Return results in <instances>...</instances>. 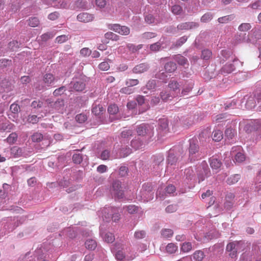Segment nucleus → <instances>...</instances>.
<instances>
[{"label": "nucleus", "mask_w": 261, "mask_h": 261, "mask_svg": "<svg viewBox=\"0 0 261 261\" xmlns=\"http://www.w3.org/2000/svg\"><path fill=\"white\" fill-rule=\"evenodd\" d=\"M173 231L170 229H164L161 231V234L165 238H170L172 236Z\"/></svg>", "instance_id": "57"}, {"label": "nucleus", "mask_w": 261, "mask_h": 261, "mask_svg": "<svg viewBox=\"0 0 261 261\" xmlns=\"http://www.w3.org/2000/svg\"><path fill=\"white\" fill-rule=\"evenodd\" d=\"M28 24L31 27H36L39 24V20L37 17H32L28 20Z\"/></svg>", "instance_id": "62"}, {"label": "nucleus", "mask_w": 261, "mask_h": 261, "mask_svg": "<svg viewBox=\"0 0 261 261\" xmlns=\"http://www.w3.org/2000/svg\"><path fill=\"white\" fill-rule=\"evenodd\" d=\"M188 37L184 36L179 38L175 42L172 44L171 48H173L175 47H178L184 44L187 40Z\"/></svg>", "instance_id": "37"}, {"label": "nucleus", "mask_w": 261, "mask_h": 261, "mask_svg": "<svg viewBox=\"0 0 261 261\" xmlns=\"http://www.w3.org/2000/svg\"><path fill=\"white\" fill-rule=\"evenodd\" d=\"M184 177L188 180H191L195 177V172L192 168L189 167L184 171Z\"/></svg>", "instance_id": "31"}, {"label": "nucleus", "mask_w": 261, "mask_h": 261, "mask_svg": "<svg viewBox=\"0 0 261 261\" xmlns=\"http://www.w3.org/2000/svg\"><path fill=\"white\" fill-rule=\"evenodd\" d=\"M109 29L121 35H128L130 33L129 28L124 25H120L119 24H111Z\"/></svg>", "instance_id": "14"}, {"label": "nucleus", "mask_w": 261, "mask_h": 261, "mask_svg": "<svg viewBox=\"0 0 261 261\" xmlns=\"http://www.w3.org/2000/svg\"><path fill=\"white\" fill-rule=\"evenodd\" d=\"M137 197L140 200H143L144 202L153 199L154 191L152 184L150 183L144 184L140 192L137 195Z\"/></svg>", "instance_id": "2"}, {"label": "nucleus", "mask_w": 261, "mask_h": 261, "mask_svg": "<svg viewBox=\"0 0 261 261\" xmlns=\"http://www.w3.org/2000/svg\"><path fill=\"white\" fill-rule=\"evenodd\" d=\"M118 107L115 104L110 105L108 108V112L110 115L116 114L118 112Z\"/></svg>", "instance_id": "54"}, {"label": "nucleus", "mask_w": 261, "mask_h": 261, "mask_svg": "<svg viewBox=\"0 0 261 261\" xmlns=\"http://www.w3.org/2000/svg\"><path fill=\"white\" fill-rule=\"evenodd\" d=\"M18 135L16 133H12L7 137L6 140L9 144L14 143L17 139Z\"/></svg>", "instance_id": "53"}, {"label": "nucleus", "mask_w": 261, "mask_h": 261, "mask_svg": "<svg viewBox=\"0 0 261 261\" xmlns=\"http://www.w3.org/2000/svg\"><path fill=\"white\" fill-rule=\"evenodd\" d=\"M180 156L179 153L175 151L174 149H170L168 152V155L167 159L168 166L167 167V170L169 169V165H176V163L179 161Z\"/></svg>", "instance_id": "11"}, {"label": "nucleus", "mask_w": 261, "mask_h": 261, "mask_svg": "<svg viewBox=\"0 0 261 261\" xmlns=\"http://www.w3.org/2000/svg\"><path fill=\"white\" fill-rule=\"evenodd\" d=\"M212 137L214 141L219 142L223 138L222 132L220 130H215L213 132Z\"/></svg>", "instance_id": "39"}, {"label": "nucleus", "mask_w": 261, "mask_h": 261, "mask_svg": "<svg viewBox=\"0 0 261 261\" xmlns=\"http://www.w3.org/2000/svg\"><path fill=\"white\" fill-rule=\"evenodd\" d=\"M160 97L163 101L166 102L168 100H171L175 95L174 93H171L169 91L166 90H163L160 94Z\"/></svg>", "instance_id": "26"}, {"label": "nucleus", "mask_w": 261, "mask_h": 261, "mask_svg": "<svg viewBox=\"0 0 261 261\" xmlns=\"http://www.w3.org/2000/svg\"><path fill=\"white\" fill-rule=\"evenodd\" d=\"M244 242L243 241H234L229 243L226 246V251L229 252L231 258L237 256L238 252L243 250Z\"/></svg>", "instance_id": "4"}, {"label": "nucleus", "mask_w": 261, "mask_h": 261, "mask_svg": "<svg viewBox=\"0 0 261 261\" xmlns=\"http://www.w3.org/2000/svg\"><path fill=\"white\" fill-rule=\"evenodd\" d=\"M57 81L52 74L46 73L44 75L43 80L36 84V89L38 91L46 90L47 87L54 86Z\"/></svg>", "instance_id": "3"}, {"label": "nucleus", "mask_w": 261, "mask_h": 261, "mask_svg": "<svg viewBox=\"0 0 261 261\" xmlns=\"http://www.w3.org/2000/svg\"><path fill=\"white\" fill-rule=\"evenodd\" d=\"M149 69V66L146 63H142L136 65L133 69L135 73L140 74L146 71Z\"/></svg>", "instance_id": "27"}, {"label": "nucleus", "mask_w": 261, "mask_h": 261, "mask_svg": "<svg viewBox=\"0 0 261 261\" xmlns=\"http://www.w3.org/2000/svg\"><path fill=\"white\" fill-rule=\"evenodd\" d=\"M171 11L175 15H180L182 12V9L179 5H175L172 7Z\"/></svg>", "instance_id": "58"}, {"label": "nucleus", "mask_w": 261, "mask_h": 261, "mask_svg": "<svg viewBox=\"0 0 261 261\" xmlns=\"http://www.w3.org/2000/svg\"><path fill=\"white\" fill-rule=\"evenodd\" d=\"M174 60L180 65L184 66L186 65H189L187 59L180 55H177L175 56Z\"/></svg>", "instance_id": "33"}, {"label": "nucleus", "mask_w": 261, "mask_h": 261, "mask_svg": "<svg viewBox=\"0 0 261 261\" xmlns=\"http://www.w3.org/2000/svg\"><path fill=\"white\" fill-rule=\"evenodd\" d=\"M235 39L238 43L249 42V35L246 33H240L235 36Z\"/></svg>", "instance_id": "29"}, {"label": "nucleus", "mask_w": 261, "mask_h": 261, "mask_svg": "<svg viewBox=\"0 0 261 261\" xmlns=\"http://www.w3.org/2000/svg\"><path fill=\"white\" fill-rule=\"evenodd\" d=\"M168 87L172 91L173 93L175 95V96H178V93L180 94V84L175 80H171L168 84Z\"/></svg>", "instance_id": "22"}, {"label": "nucleus", "mask_w": 261, "mask_h": 261, "mask_svg": "<svg viewBox=\"0 0 261 261\" xmlns=\"http://www.w3.org/2000/svg\"><path fill=\"white\" fill-rule=\"evenodd\" d=\"M136 132L138 136L143 138L145 143H148L155 139L153 125L142 123L137 126Z\"/></svg>", "instance_id": "1"}, {"label": "nucleus", "mask_w": 261, "mask_h": 261, "mask_svg": "<svg viewBox=\"0 0 261 261\" xmlns=\"http://www.w3.org/2000/svg\"><path fill=\"white\" fill-rule=\"evenodd\" d=\"M39 118L35 115H30L27 117V121L30 123L36 124L39 121Z\"/></svg>", "instance_id": "56"}, {"label": "nucleus", "mask_w": 261, "mask_h": 261, "mask_svg": "<svg viewBox=\"0 0 261 261\" xmlns=\"http://www.w3.org/2000/svg\"><path fill=\"white\" fill-rule=\"evenodd\" d=\"M87 249L94 250L97 247V243L95 240L92 239H87L85 243Z\"/></svg>", "instance_id": "32"}, {"label": "nucleus", "mask_w": 261, "mask_h": 261, "mask_svg": "<svg viewBox=\"0 0 261 261\" xmlns=\"http://www.w3.org/2000/svg\"><path fill=\"white\" fill-rule=\"evenodd\" d=\"M177 248V246H176L174 244L169 243L167 245L166 247V250L168 253L172 254L176 251Z\"/></svg>", "instance_id": "49"}, {"label": "nucleus", "mask_w": 261, "mask_h": 261, "mask_svg": "<svg viewBox=\"0 0 261 261\" xmlns=\"http://www.w3.org/2000/svg\"><path fill=\"white\" fill-rule=\"evenodd\" d=\"M209 163L211 168L214 170H218L222 165L221 160L214 156L210 158Z\"/></svg>", "instance_id": "24"}, {"label": "nucleus", "mask_w": 261, "mask_h": 261, "mask_svg": "<svg viewBox=\"0 0 261 261\" xmlns=\"http://www.w3.org/2000/svg\"><path fill=\"white\" fill-rule=\"evenodd\" d=\"M212 53L209 49H206L202 51L201 58L203 60H207L212 57Z\"/></svg>", "instance_id": "50"}, {"label": "nucleus", "mask_w": 261, "mask_h": 261, "mask_svg": "<svg viewBox=\"0 0 261 261\" xmlns=\"http://www.w3.org/2000/svg\"><path fill=\"white\" fill-rule=\"evenodd\" d=\"M105 36L106 39L113 41H117L119 39V36L113 32H108L105 34Z\"/></svg>", "instance_id": "51"}, {"label": "nucleus", "mask_w": 261, "mask_h": 261, "mask_svg": "<svg viewBox=\"0 0 261 261\" xmlns=\"http://www.w3.org/2000/svg\"><path fill=\"white\" fill-rule=\"evenodd\" d=\"M94 17L93 14L87 12H82L77 15V20L83 23H88L93 21Z\"/></svg>", "instance_id": "18"}, {"label": "nucleus", "mask_w": 261, "mask_h": 261, "mask_svg": "<svg viewBox=\"0 0 261 261\" xmlns=\"http://www.w3.org/2000/svg\"><path fill=\"white\" fill-rule=\"evenodd\" d=\"M144 143L145 142H144L143 139L142 140L139 138H136L131 141V146L135 149H138L142 147V146L144 144Z\"/></svg>", "instance_id": "30"}, {"label": "nucleus", "mask_w": 261, "mask_h": 261, "mask_svg": "<svg viewBox=\"0 0 261 261\" xmlns=\"http://www.w3.org/2000/svg\"><path fill=\"white\" fill-rule=\"evenodd\" d=\"M211 134V131L208 129H205L202 130L199 135V139L200 142H205L207 139H208Z\"/></svg>", "instance_id": "34"}, {"label": "nucleus", "mask_w": 261, "mask_h": 261, "mask_svg": "<svg viewBox=\"0 0 261 261\" xmlns=\"http://www.w3.org/2000/svg\"><path fill=\"white\" fill-rule=\"evenodd\" d=\"M32 151H26L24 148L14 146L11 149V155L14 158L20 156L27 157L30 155Z\"/></svg>", "instance_id": "13"}, {"label": "nucleus", "mask_w": 261, "mask_h": 261, "mask_svg": "<svg viewBox=\"0 0 261 261\" xmlns=\"http://www.w3.org/2000/svg\"><path fill=\"white\" fill-rule=\"evenodd\" d=\"M214 15L211 12L204 14L201 17L200 20L202 22L206 23L210 21L213 18Z\"/></svg>", "instance_id": "46"}, {"label": "nucleus", "mask_w": 261, "mask_h": 261, "mask_svg": "<svg viewBox=\"0 0 261 261\" xmlns=\"http://www.w3.org/2000/svg\"><path fill=\"white\" fill-rule=\"evenodd\" d=\"M194 82L192 80L186 81L182 85L181 92L180 93V96H184L188 95L192 90L194 87Z\"/></svg>", "instance_id": "15"}, {"label": "nucleus", "mask_w": 261, "mask_h": 261, "mask_svg": "<svg viewBox=\"0 0 261 261\" xmlns=\"http://www.w3.org/2000/svg\"><path fill=\"white\" fill-rule=\"evenodd\" d=\"M145 21L148 24L154 23L157 24L159 23V21L156 19L152 15L148 14L145 17Z\"/></svg>", "instance_id": "47"}, {"label": "nucleus", "mask_w": 261, "mask_h": 261, "mask_svg": "<svg viewBox=\"0 0 261 261\" xmlns=\"http://www.w3.org/2000/svg\"><path fill=\"white\" fill-rule=\"evenodd\" d=\"M104 110V108L101 105L97 104L96 103H93L92 106V113L96 116L98 117L100 123L102 122L103 121V118L101 117V115L102 114Z\"/></svg>", "instance_id": "19"}, {"label": "nucleus", "mask_w": 261, "mask_h": 261, "mask_svg": "<svg viewBox=\"0 0 261 261\" xmlns=\"http://www.w3.org/2000/svg\"><path fill=\"white\" fill-rule=\"evenodd\" d=\"M204 256V253L200 250L196 251L193 254V258L196 261L202 260Z\"/></svg>", "instance_id": "55"}, {"label": "nucleus", "mask_w": 261, "mask_h": 261, "mask_svg": "<svg viewBox=\"0 0 261 261\" xmlns=\"http://www.w3.org/2000/svg\"><path fill=\"white\" fill-rule=\"evenodd\" d=\"M133 131L131 129H125L121 133V137L124 139H128L132 136Z\"/></svg>", "instance_id": "64"}, {"label": "nucleus", "mask_w": 261, "mask_h": 261, "mask_svg": "<svg viewBox=\"0 0 261 261\" xmlns=\"http://www.w3.org/2000/svg\"><path fill=\"white\" fill-rule=\"evenodd\" d=\"M132 152V149L127 146H122L117 153V155L115 156V158H125L130 154Z\"/></svg>", "instance_id": "25"}, {"label": "nucleus", "mask_w": 261, "mask_h": 261, "mask_svg": "<svg viewBox=\"0 0 261 261\" xmlns=\"http://www.w3.org/2000/svg\"><path fill=\"white\" fill-rule=\"evenodd\" d=\"M205 115L203 113H200L199 114L198 113L197 114H195L193 116V119L192 120H190V122H188L189 125H192L193 123L197 122L199 121L202 120Z\"/></svg>", "instance_id": "41"}, {"label": "nucleus", "mask_w": 261, "mask_h": 261, "mask_svg": "<svg viewBox=\"0 0 261 261\" xmlns=\"http://www.w3.org/2000/svg\"><path fill=\"white\" fill-rule=\"evenodd\" d=\"M164 68L166 72L171 73L176 69L177 66L173 62H169L165 65Z\"/></svg>", "instance_id": "36"}, {"label": "nucleus", "mask_w": 261, "mask_h": 261, "mask_svg": "<svg viewBox=\"0 0 261 261\" xmlns=\"http://www.w3.org/2000/svg\"><path fill=\"white\" fill-rule=\"evenodd\" d=\"M197 172L199 182L203 181L206 177L211 175V170L205 161H203L198 167Z\"/></svg>", "instance_id": "7"}, {"label": "nucleus", "mask_w": 261, "mask_h": 261, "mask_svg": "<svg viewBox=\"0 0 261 261\" xmlns=\"http://www.w3.org/2000/svg\"><path fill=\"white\" fill-rule=\"evenodd\" d=\"M111 210L112 213L110 214V215L112 216V219L113 221L116 222L119 219L120 216V215L118 213V210L117 208L115 207H112Z\"/></svg>", "instance_id": "43"}, {"label": "nucleus", "mask_w": 261, "mask_h": 261, "mask_svg": "<svg viewBox=\"0 0 261 261\" xmlns=\"http://www.w3.org/2000/svg\"><path fill=\"white\" fill-rule=\"evenodd\" d=\"M12 62L11 60L7 59H2L0 60V68L3 69L12 65Z\"/></svg>", "instance_id": "48"}, {"label": "nucleus", "mask_w": 261, "mask_h": 261, "mask_svg": "<svg viewBox=\"0 0 261 261\" xmlns=\"http://www.w3.org/2000/svg\"><path fill=\"white\" fill-rule=\"evenodd\" d=\"M112 194L117 199H121L124 196V187L119 180H115L112 184Z\"/></svg>", "instance_id": "8"}, {"label": "nucleus", "mask_w": 261, "mask_h": 261, "mask_svg": "<svg viewBox=\"0 0 261 261\" xmlns=\"http://www.w3.org/2000/svg\"><path fill=\"white\" fill-rule=\"evenodd\" d=\"M0 88L3 92H8L13 89V86L10 81L5 79L0 82Z\"/></svg>", "instance_id": "21"}, {"label": "nucleus", "mask_w": 261, "mask_h": 261, "mask_svg": "<svg viewBox=\"0 0 261 261\" xmlns=\"http://www.w3.org/2000/svg\"><path fill=\"white\" fill-rule=\"evenodd\" d=\"M85 88V83L81 78H75L70 84V89L76 91H82Z\"/></svg>", "instance_id": "12"}, {"label": "nucleus", "mask_w": 261, "mask_h": 261, "mask_svg": "<svg viewBox=\"0 0 261 261\" xmlns=\"http://www.w3.org/2000/svg\"><path fill=\"white\" fill-rule=\"evenodd\" d=\"M249 42L259 45L261 43V31L255 30L249 35Z\"/></svg>", "instance_id": "17"}, {"label": "nucleus", "mask_w": 261, "mask_h": 261, "mask_svg": "<svg viewBox=\"0 0 261 261\" xmlns=\"http://www.w3.org/2000/svg\"><path fill=\"white\" fill-rule=\"evenodd\" d=\"M31 139L33 142L38 143L43 141V142H45L44 144H46V146L49 145V141L47 140L44 139L43 135L40 133L36 132L34 133L31 136Z\"/></svg>", "instance_id": "23"}, {"label": "nucleus", "mask_w": 261, "mask_h": 261, "mask_svg": "<svg viewBox=\"0 0 261 261\" xmlns=\"http://www.w3.org/2000/svg\"><path fill=\"white\" fill-rule=\"evenodd\" d=\"M75 5L77 8L82 9H88L87 3L86 1H83L82 0H77Z\"/></svg>", "instance_id": "59"}, {"label": "nucleus", "mask_w": 261, "mask_h": 261, "mask_svg": "<svg viewBox=\"0 0 261 261\" xmlns=\"http://www.w3.org/2000/svg\"><path fill=\"white\" fill-rule=\"evenodd\" d=\"M199 26L198 23L195 22H186L179 24L177 25L178 31L188 30L193 28H197Z\"/></svg>", "instance_id": "20"}, {"label": "nucleus", "mask_w": 261, "mask_h": 261, "mask_svg": "<svg viewBox=\"0 0 261 261\" xmlns=\"http://www.w3.org/2000/svg\"><path fill=\"white\" fill-rule=\"evenodd\" d=\"M24 220V219L22 217H21L19 219L18 218L16 219H14L13 223H10L8 227H9V229H11L10 231H12L15 227H17L19 224L22 223Z\"/></svg>", "instance_id": "35"}, {"label": "nucleus", "mask_w": 261, "mask_h": 261, "mask_svg": "<svg viewBox=\"0 0 261 261\" xmlns=\"http://www.w3.org/2000/svg\"><path fill=\"white\" fill-rule=\"evenodd\" d=\"M236 134V132L231 127H228L225 131V135L228 139H232Z\"/></svg>", "instance_id": "52"}, {"label": "nucleus", "mask_w": 261, "mask_h": 261, "mask_svg": "<svg viewBox=\"0 0 261 261\" xmlns=\"http://www.w3.org/2000/svg\"><path fill=\"white\" fill-rule=\"evenodd\" d=\"M243 66V63L238 60H233L232 63H227L221 68L222 73H230L237 69L240 71V67Z\"/></svg>", "instance_id": "10"}, {"label": "nucleus", "mask_w": 261, "mask_h": 261, "mask_svg": "<svg viewBox=\"0 0 261 261\" xmlns=\"http://www.w3.org/2000/svg\"><path fill=\"white\" fill-rule=\"evenodd\" d=\"M111 156L110 151L108 149L103 150L100 155V158L103 160H109Z\"/></svg>", "instance_id": "63"}, {"label": "nucleus", "mask_w": 261, "mask_h": 261, "mask_svg": "<svg viewBox=\"0 0 261 261\" xmlns=\"http://www.w3.org/2000/svg\"><path fill=\"white\" fill-rule=\"evenodd\" d=\"M72 159L74 164H80L83 160V155L80 153H75L73 154Z\"/></svg>", "instance_id": "40"}, {"label": "nucleus", "mask_w": 261, "mask_h": 261, "mask_svg": "<svg viewBox=\"0 0 261 261\" xmlns=\"http://www.w3.org/2000/svg\"><path fill=\"white\" fill-rule=\"evenodd\" d=\"M199 145L198 141L196 138H192L189 140V155L191 162L197 160L199 155Z\"/></svg>", "instance_id": "5"}, {"label": "nucleus", "mask_w": 261, "mask_h": 261, "mask_svg": "<svg viewBox=\"0 0 261 261\" xmlns=\"http://www.w3.org/2000/svg\"><path fill=\"white\" fill-rule=\"evenodd\" d=\"M157 86V81L155 80H149L146 85L142 88V91L144 94H147L148 91L150 92L154 91Z\"/></svg>", "instance_id": "16"}, {"label": "nucleus", "mask_w": 261, "mask_h": 261, "mask_svg": "<svg viewBox=\"0 0 261 261\" xmlns=\"http://www.w3.org/2000/svg\"><path fill=\"white\" fill-rule=\"evenodd\" d=\"M154 77L156 79L162 80L164 82L166 83L167 80H168V76L167 74L162 71H159L158 72L155 74Z\"/></svg>", "instance_id": "44"}, {"label": "nucleus", "mask_w": 261, "mask_h": 261, "mask_svg": "<svg viewBox=\"0 0 261 261\" xmlns=\"http://www.w3.org/2000/svg\"><path fill=\"white\" fill-rule=\"evenodd\" d=\"M19 43L15 40H13L9 43L8 47V48L12 51L15 50L16 49L19 48Z\"/></svg>", "instance_id": "61"}, {"label": "nucleus", "mask_w": 261, "mask_h": 261, "mask_svg": "<svg viewBox=\"0 0 261 261\" xmlns=\"http://www.w3.org/2000/svg\"><path fill=\"white\" fill-rule=\"evenodd\" d=\"M251 128L254 130L261 132V120H255L250 124Z\"/></svg>", "instance_id": "42"}, {"label": "nucleus", "mask_w": 261, "mask_h": 261, "mask_svg": "<svg viewBox=\"0 0 261 261\" xmlns=\"http://www.w3.org/2000/svg\"><path fill=\"white\" fill-rule=\"evenodd\" d=\"M241 176L240 174H234L229 177L226 180L228 185H232L237 183L240 179Z\"/></svg>", "instance_id": "38"}, {"label": "nucleus", "mask_w": 261, "mask_h": 261, "mask_svg": "<svg viewBox=\"0 0 261 261\" xmlns=\"http://www.w3.org/2000/svg\"><path fill=\"white\" fill-rule=\"evenodd\" d=\"M47 105V107L50 109L51 110H55L59 113H63L64 110V100L62 99H58L55 102L52 101L50 99H47L45 101Z\"/></svg>", "instance_id": "9"}, {"label": "nucleus", "mask_w": 261, "mask_h": 261, "mask_svg": "<svg viewBox=\"0 0 261 261\" xmlns=\"http://www.w3.org/2000/svg\"><path fill=\"white\" fill-rule=\"evenodd\" d=\"M164 157L162 154H158L153 156L152 163V169L153 171L159 174L163 169Z\"/></svg>", "instance_id": "6"}, {"label": "nucleus", "mask_w": 261, "mask_h": 261, "mask_svg": "<svg viewBox=\"0 0 261 261\" xmlns=\"http://www.w3.org/2000/svg\"><path fill=\"white\" fill-rule=\"evenodd\" d=\"M234 18L233 15H227L220 17L218 19V21L220 23H225L231 21Z\"/></svg>", "instance_id": "45"}, {"label": "nucleus", "mask_w": 261, "mask_h": 261, "mask_svg": "<svg viewBox=\"0 0 261 261\" xmlns=\"http://www.w3.org/2000/svg\"><path fill=\"white\" fill-rule=\"evenodd\" d=\"M70 36L69 35H63L59 36H58L56 39V41L58 42V43H62L66 41H67L68 39L70 38Z\"/></svg>", "instance_id": "60"}, {"label": "nucleus", "mask_w": 261, "mask_h": 261, "mask_svg": "<svg viewBox=\"0 0 261 261\" xmlns=\"http://www.w3.org/2000/svg\"><path fill=\"white\" fill-rule=\"evenodd\" d=\"M168 130V122L166 119H161L159 122V130L162 131L163 134L162 135H164L165 133L167 132Z\"/></svg>", "instance_id": "28"}]
</instances>
